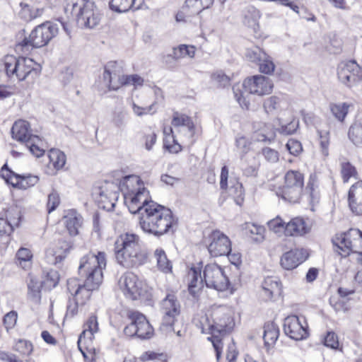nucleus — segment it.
I'll return each instance as SVG.
<instances>
[{"instance_id":"obj_1","label":"nucleus","mask_w":362,"mask_h":362,"mask_svg":"<svg viewBox=\"0 0 362 362\" xmlns=\"http://www.w3.org/2000/svg\"><path fill=\"white\" fill-rule=\"evenodd\" d=\"M106 267V255L103 252L97 255L89 252L81 257L78 266V274L84 279L81 286L75 291V298L81 304H84L92 294V291L98 290L103 282V269Z\"/></svg>"},{"instance_id":"obj_2","label":"nucleus","mask_w":362,"mask_h":362,"mask_svg":"<svg viewBox=\"0 0 362 362\" xmlns=\"http://www.w3.org/2000/svg\"><path fill=\"white\" fill-rule=\"evenodd\" d=\"M200 323L202 332L211 334L208 339L211 341L216 359L218 361L223 348L222 339L230 333L235 326L232 312L226 306H214L204 315Z\"/></svg>"},{"instance_id":"obj_3","label":"nucleus","mask_w":362,"mask_h":362,"mask_svg":"<svg viewBox=\"0 0 362 362\" xmlns=\"http://www.w3.org/2000/svg\"><path fill=\"white\" fill-rule=\"evenodd\" d=\"M146 208V213L139 217V226L144 233L160 238L176 231L178 219L170 209L152 200Z\"/></svg>"},{"instance_id":"obj_4","label":"nucleus","mask_w":362,"mask_h":362,"mask_svg":"<svg viewBox=\"0 0 362 362\" xmlns=\"http://www.w3.org/2000/svg\"><path fill=\"white\" fill-rule=\"evenodd\" d=\"M117 262L125 268H136L148 262V252L141 243L140 237L132 233L121 234L114 244Z\"/></svg>"},{"instance_id":"obj_5","label":"nucleus","mask_w":362,"mask_h":362,"mask_svg":"<svg viewBox=\"0 0 362 362\" xmlns=\"http://www.w3.org/2000/svg\"><path fill=\"white\" fill-rule=\"evenodd\" d=\"M34 65L35 62L30 58L6 55L0 63V71L5 72L10 79L16 78L23 81L29 77L34 79L40 74V65Z\"/></svg>"},{"instance_id":"obj_6","label":"nucleus","mask_w":362,"mask_h":362,"mask_svg":"<svg viewBox=\"0 0 362 362\" xmlns=\"http://www.w3.org/2000/svg\"><path fill=\"white\" fill-rule=\"evenodd\" d=\"M334 250L343 257L351 253L362 251V231L351 228L346 233L337 235L332 240Z\"/></svg>"},{"instance_id":"obj_7","label":"nucleus","mask_w":362,"mask_h":362,"mask_svg":"<svg viewBox=\"0 0 362 362\" xmlns=\"http://www.w3.org/2000/svg\"><path fill=\"white\" fill-rule=\"evenodd\" d=\"M58 33L56 24L45 22L36 26L28 37H25L18 45L22 50L28 49L30 47L39 48L47 45L49 42Z\"/></svg>"},{"instance_id":"obj_8","label":"nucleus","mask_w":362,"mask_h":362,"mask_svg":"<svg viewBox=\"0 0 362 362\" xmlns=\"http://www.w3.org/2000/svg\"><path fill=\"white\" fill-rule=\"evenodd\" d=\"M304 175L298 170H288L284 175V184L276 194L283 199L292 203L300 200L303 190Z\"/></svg>"},{"instance_id":"obj_9","label":"nucleus","mask_w":362,"mask_h":362,"mask_svg":"<svg viewBox=\"0 0 362 362\" xmlns=\"http://www.w3.org/2000/svg\"><path fill=\"white\" fill-rule=\"evenodd\" d=\"M69 11L76 17L78 25L81 28H94L101 20L102 15L93 1L80 3L74 11Z\"/></svg>"},{"instance_id":"obj_10","label":"nucleus","mask_w":362,"mask_h":362,"mask_svg":"<svg viewBox=\"0 0 362 362\" xmlns=\"http://www.w3.org/2000/svg\"><path fill=\"white\" fill-rule=\"evenodd\" d=\"M180 304L175 294L168 293L162 300L161 312L163 318L160 322V329L164 332L173 331V325L176 318L180 314Z\"/></svg>"},{"instance_id":"obj_11","label":"nucleus","mask_w":362,"mask_h":362,"mask_svg":"<svg viewBox=\"0 0 362 362\" xmlns=\"http://www.w3.org/2000/svg\"><path fill=\"white\" fill-rule=\"evenodd\" d=\"M122 187L126 189L124 193L125 203L131 200L138 204H142L144 199L148 201V191L144 187V183L139 176L132 175L125 177Z\"/></svg>"},{"instance_id":"obj_12","label":"nucleus","mask_w":362,"mask_h":362,"mask_svg":"<svg viewBox=\"0 0 362 362\" xmlns=\"http://www.w3.org/2000/svg\"><path fill=\"white\" fill-rule=\"evenodd\" d=\"M204 281L208 288L218 291H226L230 281L223 269L216 264H208L204 269Z\"/></svg>"},{"instance_id":"obj_13","label":"nucleus","mask_w":362,"mask_h":362,"mask_svg":"<svg viewBox=\"0 0 362 362\" xmlns=\"http://www.w3.org/2000/svg\"><path fill=\"white\" fill-rule=\"evenodd\" d=\"M131 323L124 329V332L129 337L136 336L141 339H149L153 334V328L147 320L146 316L138 312L129 315Z\"/></svg>"},{"instance_id":"obj_14","label":"nucleus","mask_w":362,"mask_h":362,"mask_svg":"<svg viewBox=\"0 0 362 362\" xmlns=\"http://www.w3.org/2000/svg\"><path fill=\"white\" fill-rule=\"evenodd\" d=\"M339 81L345 86L351 88L362 80V67L356 61L341 63L337 67Z\"/></svg>"},{"instance_id":"obj_15","label":"nucleus","mask_w":362,"mask_h":362,"mask_svg":"<svg viewBox=\"0 0 362 362\" xmlns=\"http://www.w3.org/2000/svg\"><path fill=\"white\" fill-rule=\"evenodd\" d=\"M0 175L7 183L12 185L13 187L25 189L35 185L39 181V177L36 175L30 174L20 175L14 173L8 168L7 163L1 167Z\"/></svg>"},{"instance_id":"obj_16","label":"nucleus","mask_w":362,"mask_h":362,"mask_svg":"<svg viewBox=\"0 0 362 362\" xmlns=\"http://www.w3.org/2000/svg\"><path fill=\"white\" fill-rule=\"evenodd\" d=\"M207 248L212 257H220L231 252V242L228 237L220 230H214L207 238Z\"/></svg>"},{"instance_id":"obj_17","label":"nucleus","mask_w":362,"mask_h":362,"mask_svg":"<svg viewBox=\"0 0 362 362\" xmlns=\"http://www.w3.org/2000/svg\"><path fill=\"white\" fill-rule=\"evenodd\" d=\"M119 187L114 182H106L95 194L98 206L108 211L113 210L119 196Z\"/></svg>"},{"instance_id":"obj_18","label":"nucleus","mask_w":362,"mask_h":362,"mask_svg":"<svg viewBox=\"0 0 362 362\" xmlns=\"http://www.w3.org/2000/svg\"><path fill=\"white\" fill-rule=\"evenodd\" d=\"M245 92L258 95L272 93L274 85L270 78L262 75L253 76L245 79L242 85Z\"/></svg>"},{"instance_id":"obj_19","label":"nucleus","mask_w":362,"mask_h":362,"mask_svg":"<svg viewBox=\"0 0 362 362\" xmlns=\"http://www.w3.org/2000/svg\"><path fill=\"white\" fill-rule=\"evenodd\" d=\"M284 331L286 335L294 340H302L308 335V326L297 315H289L284 319Z\"/></svg>"},{"instance_id":"obj_20","label":"nucleus","mask_w":362,"mask_h":362,"mask_svg":"<svg viewBox=\"0 0 362 362\" xmlns=\"http://www.w3.org/2000/svg\"><path fill=\"white\" fill-rule=\"evenodd\" d=\"M124 296L131 300H136L143 295L142 283L134 273H126L119 280Z\"/></svg>"},{"instance_id":"obj_21","label":"nucleus","mask_w":362,"mask_h":362,"mask_svg":"<svg viewBox=\"0 0 362 362\" xmlns=\"http://www.w3.org/2000/svg\"><path fill=\"white\" fill-rule=\"evenodd\" d=\"M308 253L304 249H294L284 252L280 260L281 266L286 270H292L305 262Z\"/></svg>"},{"instance_id":"obj_22","label":"nucleus","mask_w":362,"mask_h":362,"mask_svg":"<svg viewBox=\"0 0 362 362\" xmlns=\"http://www.w3.org/2000/svg\"><path fill=\"white\" fill-rule=\"evenodd\" d=\"M349 206L351 211L356 215L362 214V181L354 184L348 194Z\"/></svg>"},{"instance_id":"obj_23","label":"nucleus","mask_w":362,"mask_h":362,"mask_svg":"<svg viewBox=\"0 0 362 362\" xmlns=\"http://www.w3.org/2000/svg\"><path fill=\"white\" fill-rule=\"evenodd\" d=\"M11 134L13 139L25 144L35 136L30 134V124L25 120H18L14 122L11 128Z\"/></svg>"},{"instance_id":"obj_24","label":"nucleus","mask_w":362,"mask_h":362,"mask_svg":"<svg viewBox=\"0 0 362 362\" xmlns=\"http://www.w3.org/2000/svg\"><path fill=\"white\" fill-rule=\"evenodd\" d=\"M122 73V66L117 62H110L106 64L103 77L108 80L110 89L112 90V84L118 83V78L123 75Z\"/></svg>"},{"instance_id":"obj_25","label":"nucleus","mask_w":362,"mask_h":362,"mask_svg":"<svg viewBox=\"0 0 362 362\" xmlns=\"http://www.w3.org/2000/svg\"><path fill=\"white\" fill-rule=\"evenodd\" d=\"M85 329L79 335L78 346L83 356L86 358V356L82 351L81 346L83 342L85 343L86 335H88V338L91 340L93 334L98 331V322L97 320V317L94 315L90 316L86 323L85 324Z\"/></svg>"},{"instance_id":"obj_26","label":"nucleus","mask_w":362,"mask_h":362,"mask_svg":"<svg viewBox=\"0 0 362 362\" xmlns=\"http://www.w3.org/2000/svg\"><path fill=\"white\" fill-rule=\"evenodd\" d=\"M188 279L189 280L188 291L191 295L195 296L204 281V277L202 278L201 275V269L199 267H192L188 273Z\"/></svg>"},{"instance_id":"obj_27","label":"nucleus","mask_w":362,"mask_h":362,"mask_svg":"<svg viewBox=\"0 0 362 362\" xmlns=\"http://www.w3.org/2000/svg\"><path fill=\"white\" fill-rule=\"evenodd\" d=\"M310 204L313 207L320 202V194L317 177L311 175L305 189Z\"/></svg>"},{"instance_id":"obj_28","label":"nucleus","mask_w":362,"mask_h":362,"mask_svg":"<svg viewBox=\"0 0 362 362\" xmlns=\"http://www.w3.org/2000/svg\"><path fill=\"white\" fill-rule=\"evenodd\" d=\"M0 217H2L13 230L19 226L21 219V211L13 206L4 209L0 212Z\"/></svg>"},{"instance_id":"obj_29","label":"nucleus","mask_w":362,"mask_h":362,"mask_svg":"<svg viewBox=\"0 0 362 362\" xmlns=\"http://www.w3.org/2000/svg\"><path fill=\"white\" fill-rule=\"evenodd\" d=\"M307 232L305 223L300 218H293L285 226V233L287 235H302Z\"/></svg>"},{"instance_id":"obj_30","label":"nucleus","mask_w":362,"mask_h":362,"mask_svg":"<svg viewBox=\"0 0 362 362\" xmlns=\"http://www.w3.org/2000/svg\"><path fill=\"white\" fill-rule=\"evenodd\" d=\"M66 227L71 236L78 234V228L82 224V216L76 211H71L64 216Z\"/></svg>"},{"instance_id":"obj_31","label":"nucleus","mask_w":362,"mask_h":362,"mask_svg":"<svg viewBox=\"0 0 362 362\" xmlns=\"http://www.w3.org/2000/svg\"><path fill=\"white\" fill-rule=\"evenodd\" d=\"M262 287L267 299H271L274 296L280 295L281 291V284L272 277L266 278L262 282Z\"/></svg>"},{"instance_id":"obj_32","label":"nucleus","mask_w":362,"mask_h":362,"mask_svg":"<svg viewBox=\"0 0 362 362\" xmlns=\"http://www.w3.org/2000/svg\"><path fill=\"white\" fill-rule=\"evenodd\" d=\"M136 0H111L110 8L117 13H124L129 10L136 11L140 8V4H136Z\"/></svg>"},{"instance_id":"obj_33","label":"nucleus","mask_w":362,"mask_h":362,"mask_svg":"<svg viewBox=\"0 0 362 362\" xmlns=\"http://www.w3.org/2000/svg\"><path fill=\"white\" fill-rule=\"evenodd\" d=\"M279 335L278 326L274 322L266 323L264 326L263 339L266 346L273 345Z\"/></svg>"},{"instance_id":"obj_34","label":"nucleus","mask_w":362,"mask_h":362,"mask_svg":"<svg viewBox=\"0 0 362 362\" xmlns=\"http://www.w3.org/2000/svg\"><path fill=\"white\" fill-rule=\"evenodd\" d=\"M171 124L173 127H180L184 126L186 127L188 131L190 132L191 136H193L194 134V124L189 116L185 114L180 113L178 112H175L173 114Z\"/></svg>"},{"instance_id":"obj_35","label":"nucleus","mask_w":362,"mask_h":362,"mask_svg":"<svg viewBox=\"0 0 362 362\" xmlns=\"http://www.w3.org/2000/svg\"><path fill=\"white\" fill-rule=\"evenodd\" d=\"M348 135L356 146L362 147V117L350 127Z\"/></svg>"},{"instance_id":"obj_36","label":"nucleus","mask_w":362,"mask_h":362,"mask_svg":"<svg viewBox=\"0 0 362 362\" xmlns=\"http://www.w3.org/2000/svg\"><path fill=\"white\" fill-rule=\"evenodd\" d=\"M29 299L35 304H39L41 300V282L30 278L28 283Z\"/></svg>"},{"instance_id":"obj_37","label":"nucleus","mask_w":362,"mask_h":362,"mask_svg":"<svg viewBox=\"0 0 362 362\" xmlns=\"http://www.w3.org/2000/svg\"><path fill=\"white\" fill-rule=\"evenodd\" d=\"M154 256L157 261V266L160 271L165 273H169L172 271V264L162 248L156 249Z\"/></svg>"},{"instance_id":"obj_38","label":"nucleus","mask_w":362,"mask_h":362,"mask_svg":"<svg viewBox=\"0 0 362 362\" xmlns=\"http://www.w3.org/2000/svg\"><path fill=\"white\" fill-rule=\"evenodd\" d=\"M195 47L192 45H180L177 47H174L173 53L169 57L177 60L187 56L193 58L195 55Z\"/></svg>"},{"instance_id":"obj_39","label":"nucleus","mask_w":362,"mask_h":362,"mask_svg":"<svg viewBox=\"0 0 362 362\" xmlns=\"http://www.w3.org/2000/svg\"><path fill=\"white\" fill-rule=\"evenodd\" d=\"M259 18V11L252 6H248L244 11L243 23L247 26L255 29V27L258 25Z\"/></svg>"},{"instance_id":"obj_40","label":"nucleus","mask_w":362,"mask_h":362,"mask_svg":"<svg viewBox=\"0 0 362 362\" xmlns=\"http://www.w3.org/2000/svg\"><path fill=\"white\" fill-rule=\"evenodd\" d=\"M48 157L49 164L57 170L62 168L66 163V156L59 149H51L49 152Z\"/></svg>"},{"instance_id":"obj_41","label":"nucleus","mask_w":362,"mask_h":362,"mask_svg":"<svg viewBox=\"0 0 362 362\" xmlns=\"http://www.w3.org/2000/svg\"><path fill=\"white\" fill-rule=\"evenodd\" d=\"M214 0H186L185 6L191 8L192 13H199L204 9L209 8Z\"/></svg>"},{"instance_id":"obj_42","label":"nucleus","mask_w":362,"mask_h":362,"mask_svg":"<svg viewBox=\"0 0 362 362\" xmlns=\"http://www.w3.org/2000/svg\"><path fill=\"white\" fill-rule=\"evenodd\" d=\"M64 245H62V248L64 250V255L59 254H52V252H46V259L48 263L57 264L61 263L65 258L66 254L69 252L71 248V245L70 242L64 241L62 243Z\"/></svg>"},{"instance_id":"obj_43","label":"nucleus","mask_w":362,"mask_h":362,"mask_svg":"<svg viewBox=\"0 0 362 362\" xmlns=\"http://www.w3.org/2000/svg\"><path fill=\"white\" fill-rule=\"evenodd\" d=\"M266 53L259 47H253L246 49L245 57L251 62L258 64L262 58L266 57Z\"/></svg>"},{"instance_id":"obj_44","label":"nucleus","mask_w":362,"mask_h":362,"mask_svg":"<svg viewBox=\"0 0 362 362\" xmlns=\"http://www.w3.org/2000/svg\"><path fill=\"white\" fill-rule=\"evenodd\" d=\"M349 105L346 103L331 104L330 110L333 115L339 121H343L348 113Z\"/></svg>"},{"instance_id":"obj_45","label":"nucleus","mask_w":362,"mask_h":362,"mask_svg":"<svg viewBox=\"0 0 362 362\" xmlns=\"http://www.w3.org/2000/svg\"><path fill=\"white\" fill-rule=\"evenodd\" d=\"M13 230V228L2 217H0V245L8 243L9 236Z\"/></svg>"},{"instance_id":"obj_46","label":"nucleus","mask_w":362,"mask_h":362,"mask_svg":"<svg viewBox=\"0 0 362 362\" xmlns=\"http://www.w3.org/2000/svg\"><path fill=\"white\" fill-rule=\"evenodd\" d=\"M32 257L33 255L29 249L21 247L16 253L17 264L23 269H25L30 264Z\"/></svg>"},{"instance_id":"obj_47","label":"nucleus","mask_w":362,"mask_h":362,"mask_svg":"<svg viewBox=\"0 0 362 362\" xmlns=\"http://www.w3.org/2000/svg\"><path fill=\"white\" fill-rule=\"evenodd\" d=\"M341 173L344 182H347L351 177H356L357 176L356 168L349 161L341 163Z\"/></svg>"},{"instance_id":"obj_48","label":"nucleus","mask_w":362,"mask_h":362,"mask_svg":"<svg viewBox=\"0 0 362 362\" xmlns=\"http://www.w3.org/2000/svg\"><path fill=\"white\" fill-rule=\"evenodd\" d=\"M247 230L250 233L251 238L254 241L260 243L264 238V228L261 226H257L256 224L252 223L248 224L247 226Z\"/></svg>"},{"instance_id":"obj_49","label":"nucleus","mask_w":362,"mask_h":362,"mask_svg":"<svg viewBox=\"0 0 362 362\" xmlns=\"http://www.w3.org/2000/svg\"><path fill=\"white\" fill-rule=\"evenodd\" d=\"M163 146L172 153H177L182 151V146L177 143L173 134H169L165 136Z\"/></svg>"},{"instance_id":"obj_50","label":"nucleus","mask_w":362,"mask_h":362,"mask_svg":"<svg viewBox=\"0 0 362 362\" xmlns=\"http://www.w3.org/2000/svg\"><path fill=\"white\" fill-rule=\"evenodd\" d=\"M272 125H265V129H262L261 132L257 134V140L259 141H269L272 142L275 139L276 132Z\"/></svg>"},{"instance_id":"obj_51","label":"nucleus","mask_w":362,"mask_h":362,"mask_svg":"<svg viewBox=\"0 0 362 362\" xmlns=\"http://www.w3.org/2000/svg\"><path fill=\"white\" fill-rule=\"evenodd\" d=\"M281 103V98L276 95H273L267 98L264 100L263 107L267 113H272L280 107Z\"/></svg>"},{"instance_id":"obj_52","label":"nucleus","mask_w":362,"mask_h":362,"mask_svg":"<svg viewBox=\"0 0 362 362\" xmlns=\"http://www.w3.org/2000/svg\"><path fill=\"white\" fill-rule=\"evenodd\" d=\"M39 141V137L37 136H34V137H31L30 141L28 140V141L25 144L29 149L30 152L37 158L42 156L45 153V151L37 145Z\"/></svg>"},{"instance_id":"obj_53","label":"nucleus","mask_w":362,"mask_h":362,"mask_svg":"<svg viewBox=\"0 0 362 362\" xmlns=\"http://www.w3.org/2000/svg\"><path fill=\"white\" fill-rule=\"evenodd\" d=\"M229 193L235 199L236 204H240L244 199V189L243 185L237 181L229 189Z\"/></svg>"},{"instance_id":"obj_54","label":"nucleus","mask_w":362,"mask_h":362,"mask_svg":"<svg viewBox=\"0 0 362 362\" xmlns=\"http://www.w3.org/2000/svg\"><path fill=\"white\" fill-rule=\"evenodd\" d=\"M142 361H158V362H167L168 356L165 353H156L154 351H146L141 356Z\"/></svg>"},{"instance_id":"obj_55","label":"nucleus","mask_w":362,"mask_h":362,"mask_svg":"<svg viewBox=\"0 0 362 362\" xmlns=\"http://www.w3.org/2000/svg\"><path fill=\"white\" fill-rule=\"evenodd\" d=\"M61 202L59 193L53 189L52 192L48 195L47 202V212L50 214L54 211L59 205Z\"/></svg>"},{"instance_id":"obj_56","label":"nucleus","mask_w":362,"mask_h":362,"mask_svg":"<svg viewBox=\"0 0 362 362\" xmlns=\"http://www.w3.org/2000/svg\"><path fill=\"white\" fill-rule=\"evenodd\" d=\"M298 126V119L294 118L289 123L286 124H282L279 129H277V132L283 135L293 134L296 132Z\"/></svg>"},{"instance_id":"obj_57","label":"nucleus","mask_w":362,"mask_h":362,"mask_svg":"<svg viewBox=\"0 0 362 362\" xmlns=\"http://www.w3.org/2000/svg\"><path fill=\"white\" fill-rule=\"evenodd\" d=\"M260 72L265 74H270L274 71L275 66L269 56L266 54L265 58H262L257 64Z\"/></svg>"},{"instance_id":"obj_58","label":"nucleus","mask_w":362,"mask_h":362,"mask_svg":"<svg viewBox=\"0 0 362 362\" xmlns=\"http://www.w3.org/2000/svg\"><path fill=\"white\" fill-rule=\"evenodd\" d=\"M127 113L124 111L115 112L112 115V122L114 126L122 130L127 124Z\"/></svg>"},{"instance_id":"obj_59","label":"nucleus","mask_w":362,"mask_h":362,"mask_svg":"<svg viewBox=\"0 0 362 362\" xmlns=\"http://www.w3.org/2000/svg\"><path fill=\"white\" fill-rule=\"evenodd\" d=\"M233 92L234 94V97L239 105L245 109H248L250 106V103L244 96L243 92L240 88V85H235L233 86Z\"/></svg>"},{"instance_id":"obj_60","label":"nucleus","mask_w":362,"mask_h":362,"mask_svg":"<svg viewBox=\"0 0 362 362\" xmlns=\"http://www.w3.org/2000/svg\"><path fill=\"white\" fill-rule=\"evenodd\" d=\"M317 132L320 137L321 152L325 156H327L329 155V132L322 131H318Z\"/></svg>"},{"instance_id":"obj_61","label":"nucleus","mask_w":362,"mask_h":362,"mask_svg":"<svg viewBox=\"0 0 362 362\" xmlns=\"http://www.w3.org/2000/svg\"><path fill=\"white\" fill-rule=\"evenodd\" d=\"M15 349L22 355L28 356L33 351V345L30 341L20 339L16 344Z\"/></svg>"},{"instance_id":"obj_62","label":"nucleus","mask_w":362,"mask_h":362,"mask_svg":"<svg viewBox=\"0 0 362 362\" xmlns=\"http://www.w3.org/2000/svg\"><path fill=\"white\" fill-rule=\"evenodd\" d=\"M267 225L269 230L276 233L282 232L283 230L285 232V223L279 216L268 221Z\"/></svg>"},{"instance_id":"obj_63","label":"nucleus","mask_w":362,"mask_h":362,"mask_svg":"<svg viewBox=\"0 0 362 362\" xmlns=\"http://www.w3.org/2000/svg\"><path fill=\"white\" fill-rule=\"evenodd\" d=\"M286 146L289 153L295 156H298L303 151L301 143L296 139H289Z\"/></svg>"},{"instance_id":"obj_64","label":"nucleus","mask_w":362,"mask_h":362,"mask_svg":"<svg viewBox=\"0 0 362 362\" xmlns=\"http://www.w3.org/2000/svg\"><path fill=\"white\" fill-rule=\"evenodd\" d=\"M329 303L337 313H345L349 310L347 303L344 300L332 297L329 299Z\"/></svg>"}]
</instances>
